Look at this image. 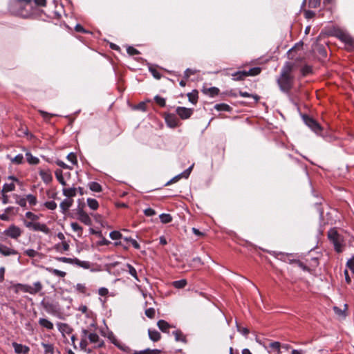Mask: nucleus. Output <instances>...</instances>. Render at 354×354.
Returning <instances> with one entry per match:
<instances>
[{
    "label": "nucleus",
    "instance_id": "obj_58",
    "mask_svg": "<svg viewBox=\"0 0 354 354\" xmlns=\"http://www.w3.org/2000/svg\"><path fill=\"white\" fill-rule=\"evenodd\" d=\"M127 52L130 55H136L140 53L139 51L133 46H128L127 48Z\"/></svg>",
    "mask_w": 354,
    "mask_h": 354
},
{
    "label": "nucleus",
    "instance_id": "obj_40",
    "mask_svg": "<svg viewBox=\"0 0 354 354\" xmlns=\"http://www.w3.org/2000/svg\"><path fill=\"white\" fill-rule=\"evenodd\" d=\"M173 286L177 289H180L184 288L187 285L186 279H180L178 281H174L172 283Z\"/></svg>",
    "mask_w": 354,
    "mask_h": 354
},
{
    "label": "nucleus",
    "instance_id": "obj_47",
    "mask_svg": "<svg viewBox=\"0 0 354 354\" xmlns=\"http://www.w3.org/2000/svg\"><path fill=\"white\" fill-rule=\"evenodd\" d=\"M26 201L29 203L30 205L35 206L37 203V199L35 196L29 194L26 195Z\"/></svg>",
    "mask_w": 354,
    "mask_h": 354
},
{
    "label": "nucleus",
    "instance_id": "obj_1",
    "mask_svg": "<svg viewBox=\"0 0 354 354\" xmlns=\"http://www.w3.org/2000/svg\"><path fill=\"white\" fill-rule=\"evenodd\" d=\"M32 0H10L8 3V12L15 16L30 18L32 15Z\"/></svg>",
    "mask_w": 354,
    "mask_h": 354
},
{
    "label": "nucleus",
    "instance_id": "obj_33",
    "mask_svg": "<svg viewBox=\"0 0 354 354\" xmlns=\"http://www.w3.org/2000/svg\"><path fill=\"white\" fill-rule=\"evenodd\" d=\"M232 75L233 80L239 81L244 79L246 77V73H245V71H236L232 73Z\"/></svg>",
    "mask_w": 354,
    "mask_h": 354
},
{
    "label": "nucleus",
    "instance_id": "obj_37",
    "mask_svg": "<svg viewBox=\"0 0 354 354\" xmlns=\"http://www.w3.org/2000/svg\"><path fill=\"white\" fill-rule=\"evenodd\" d=\"M127 271L129 272V274H131L135 279H136L137 281H139L136 268L133 266H131V264H129V263L127 264Z\"/></svg>",
    "mask_w": 354,
    "mask_h": 354
},
{
    "label": "nucleus",
    "instance_id": "obj_17",
    "mask_svg": "<svg viewBox=\"0 0 354 354\" xmlns=\"http://www.w3.org/2000/svg\"><path fill=\"white\" fill-rule=\"evenodd\" d=\"M73 200L71 198H65L59 205L62 214H65L70 207L73 205Z\"/></svg>",
    "mask_w": 354,
    "mask_h": 354
},
{
    "label": "nucleus",
    "instance_id": "obj_24",
    "mask_svg": "<svg viewBox=\"0 0 354 354\" xmlns=\"http://www.w3.org/2000/svg\"><path fill=\"white\" fill-rule=\"evenodd\" d=\"M14 198L15 199V203L18 204L21 207H26L27 205V201L26 197L24 198L19 194H14L13 195Z\"/></svg>",
    "mask_w": 354,
    "mask_h": 354
},
{
    "label": "nucleus",
    "instance_id": "obj_13",
    "mask_svg": "<svg viewBox=\"0 0 354 354\" xmlns=\"http://www.w3.org/2000/svg\"><path fill=\"white\" fill-rule=\"evenodd\" d=\"M0 254L4 257L19 254L17 250L0 243Z\"/></svg>",
    "mask_w": 354,
    "mask_h": 354
},
{
    "label": "nucleus",
    "instance_id": "obj_3",
    "mask_svg": "<svg viewBox=\"0 0 354 354\" xmlns=\"http://www.w3.org/2000/svg\"><path fill=\"white\" fill-rule=\"evenodd\" d=\"M328 238L333 243L337 252H342L343 238L335 228H331L328 232Z\"/></svg>",
    "mask_w": 354,
    "mask_h": 354
},
{
    "label": "nucleus",
    "instance_id": "obj_42",
    "mask_svg": "<svg viewBox=\"0 0 354 354\" xmlns=\"http://www.w3.org/2000/svg\"><path fill=\"white\" fill-rule=\"evenodd\" d=\"M89 188L91 191L100 192L102 191V186L97 182H91L89 183Z\"/></svg>",
    "mask_w": 354,
    "mask_h": 354
},
{
    "label": "nucleus",
    "instance_id": "obj_27",
    "mask_svg": "<svg viewBox=\"0 0 354 354\" xmlns=\"http://www.w3.org/2000/svg\"><path fill=\"white\" fill-rule=\"evenodd\" d=\"M7 158H9L12 163L17 165H21L24 162V156L21 153L17 154L14 158H12L10 155H7Z\"/></svg>",
    "mask_w": 354,
    "mask_h": 354
},
{
    "label": "nucleus",
    "instance_id": "obj_14",
    "mask_svg": "<svg viewBox=\"0 0 354 354\" xmlns=\"http://www.w3.org/2000/svg\"><path fill=\"white\" fill-rule=\"evenodd\" d=\"M12 346L17 354H28L30 351V348L28 346L15 342L12 343Z\"/></svg>",
    "mask_w": 354,
    "mask_h": 354
},
{
    "label": "nucleus",
    "instance_id": "obj_12",
    "mask_svg": "<svg viewBox=\"0 0 354 354\" xmlns=\"http://www.w3.org/2000/svg\"><path fill=\"white\" fill-rule=\"evenodd\" d=\"M88 340L90 343L93 344L96 348H101L104 344L103 340H101L99 335L95 333H89Z\"/></svg>",
    "mask_w": 354,
    "mask_h": 354
},
{
    "label": "nucleus",
    "instance_id": "obj_52",
    "mask_svg": "<svg viewBox=\"0 0 354 354\" xmlns=\"http://www.w3.org/2000/svg\"><path fill=\"white\" fill-rule=\"evenodd\" d=\"M66 158H67V160L69 162H71L73 165L77 164V156H76L75 153L71 152L68 154Z\"/></svg>",
    "mask_w": 354,
    "mask_h": 354
},
{
    "label": "nucleus",
    "instance_id": "obj_56",
    "mask_svg": "<svg viewBox=\"0 0 354 354\" xmlns=\"http://www.w3.org/2000/svg\"><path fill=\"white\" fill-rule=\"evenodd\" d=\"M321 0H308V6L312 8H316L320 6Z\"/></svg>",
    "mask_w": 354,
    "mask_h": 354
},
{
    "label": "nucleus",
    "instance_id": "obj_26",
    "mask_svg": "<svg viewBox=\"0 0 354 354\" xmlns=\"http://www.w3.org/2000/svg\"><path fill=\"white\" fill-rule=\"evenodd\" d=\"M75 266L82 268L84 269H89L91 266V263L88 261H81L77 258H75Z\"/></svg>",
    "mask_w": 354,
    "mask_h": 354
},
{
    "label": "nucleus",
    "instance_id": "obj_38",
    "mask_svg": "<svg viewBox=\"0 0 354 354\" xmlns=\"http://www.w3.org/2000/svg\"><path fill=\"white\" fill-rule=\"evenodd\" d=\"M239 93L240 96L243 97H252L254 100V102H257L260 98L257 95L250 94L246 91H240Z\"/></svg>",
    "mask_w": 354,
    "mask_h": 354
},
{
    "label": "nucleus",
    "instance_id": "obj_16",
    "mask_svg": "<svg viewBox=\"0 0 354 354\" xmlns=\"http://www.w3.org/2000/svg\"><path fill=\"white\" fill-rule=\"evenodd\" d=\"M123 239L124 242V244H123V248L124 249H128L131 245H132L136 249L140 248V244L137 242V241L132 239L131 237H124Z\"/></svg>",
    "mask_w": 354,
    "mask_h": 354
},
{
    "label": "nucleus",
    "instance_id": "obj_7",
    "mask_svg": "<svg viewBox=\"0 0 354 354\" xmlns=\"http://www.w3.org/2000/svg\"><path fill=\"white\" fill-rule=\"evenodd\" d=\"M302 118L304 123L315 133H317L322 130L319 124L313 118L307 115H304Z\"/></svg>",
    "mask_w": 354,
    "mask_h": 354
},
{
    "label": "nucleus",
    "instance_id": "obj_51",
    "mask_svg": "<svg viewBox=\"0 0 354 354\" xmlns=\"http://www.w3.org/2000/svg\"><path fill=\"white\" fill-rule=\"evenodd\" d=\"M24 254L27 255L28 257L34 258L36 256H37L38 252L34 249L29 248L24 251Z\"/></svg>",
    "mask_w": 354,
    "mask_h": 354
},
{
    "label": "nucleus",
    "instance_id": "obj_55",
    "mask_svg": "<svg viewBox=\"0 0 354 354\" xmlns=\"http://www.w3.org/2000/svg\"><path fill=\"white\" fill-rule=\"evenodd\" d=\"M172 334L175 336L176 341H177V342H178V341L184 342L185 341V338L181 337L183 336L181 331L178 330H174L172 332Z\"/></svg>",
    "mask_w": 354,
    "mask_h": 354
},
{
    "label": "nucleus",
    "instance_id": "obj_5",
    "mask_svg": "<svg viewBox=\"0 0 354 354\" xmlns=\"http://www.w3.org/2000/svg\"><path fill=\"white\" fill-rule=\"evenodd\" d=\"M3 234L8 237H10L13 239H17L19 236H21L22 234V230L21 228L14 224L9 225L8 228L4 230Z\"/></svg>",
    "mask_w": 354,
    "mask_h": 354
},
{
    "label": "nucleus",
    "instance_id": "obj_44",
    "mask_svg": "<svg viewBox=\"0 0 354 354\" xmlns=\"http://www.w3.org/2000/svg\"><path fill=\"white\" fill-rule=\"evenodd\" d=\"M159 218L162 223H168L172 220V217L169 214L162 213L159 215Z\"/></svg>",
    "mask_w": 354,
    "mask_h": 354
},
{
    "label": "nucleus",
    "instance_id": "obj_30",
    "mask_svg": "<svg viewBox=\"0 0 354 354\" xmlns=\"http://www.w3.org/2000/svg\"><path fill=\"white\" fill-rule=\"evenodd\" d=\"M87 205L92 210H96L99 207V203L95 198H88L86 200Z\"/></svg>",
    "mask_w": 354,
    "mask_h": 354
},
{
    "label": "nucleus",
    "instance_id": "obj_53",
    "mask_svg": "<svg viewBox=\"0 0 354 354\" xmlns=\"http://www.w3.org/2000/svg\"><path fill=\"white\" fill-rule=\"evenodd\" d=\"M75 288V290L80 293H82V294L86 293V288L85 285L83 283H77Z\"/></svg>",
    "mask_w": 354,
    "mask_h": 354
},
{
    "label": "nucleus",
    "instance_id": "obj_25",
    "mask_svg": "<svg viewBox=\"0 0 354 354\" xmlns=\"http://www.w3.org/2000/svg\"><path fill=\"white\" fill-rule=\"evenodd\" d=\"M62 192H63V194L67 198H71L72 197L75 196L77 189L75 187L64 188Z\"/></svg>",
    "mask_w": 354,
    "mask_h": 354
},
{
    "label": "nucleus",
    "instance_id": "obj_22",
    "mask_svg": "<svg viewBox=\"0 0 354 354\" xmlns=\"http://www.w3.org/2000/svg\"><path fill=\"white\" fill-rule=\"evenodd\" d=\"M156 325L158 326L159 329L163 333H169V329L173 327L171 325L169 324L166 321L162 319L159 320L156 323Z\"/></svg>",
    "mask_w": 354,
    "mask_h": 354
},
{
    "label": "nucleus",
    "instance_id": "obj_29",
    "mask_svg": "<svg viewBox=\"0 0 354 354\" xmlns=\"http://www.w3.org/2000/svg\"><path fill=\"white\" fill-rule=\"evenodd\" d=\"M46 270L52 274L60 277H65L66 275L65 272L53 268H46Z\"/></svg>",
    "mask_w": 354,
    "mask_h": 354
},
{
    "label": "nucleus",
    "instance_id": "obj_4",
    "mask_svg": "<svg viewBox=\"0 0 354 354\" xmlns=\"http://www.w3.org/2000/svg\"><path fill=\"white\" fill-rule=\"evenodd\" d=\"M295 77L281 76L277 79V84L281 92L288 93L293 86Z\"/></svg>",
    "mask_w": 354,
    "mask_h": 354
},
{
    "label": "nucleus",
    "instance_id": "obj_20",
    "mask_svg": "<svg viewBox=\"0 0 354 354\" xmlns=\"http://www.w3.org/2000/svg\"><path fill=\"white\" fill-rule=\"evenodd\" d=\"M167 124L171 128H174L178 125V119L176 115L168 114L165 117Z\"/></svg>",
    "mask_w": 354,
    "mask_h": 354
},
{
    "label": "nucleus",
    "instance_id": "obj_39",
    "mask_svg": "<svg viewBox=\"0 0 354 354\" xmlns=\"http://www.w3.org/2000/svg\"><path fill=\"white\" fill-rule=\"evenodd\" d=\"M15 189V185L13 183H5L3 186V189L1 190V193H6L14 191Z\"/></svg>",
    "mask_w": 354,
    "mask_h": 354
},
{
    "label": "nucleus",
    "instance_id": "obj_34",
    "mask_svg": "<svg viewBox=\"0 0 354 354\" xmlns=\"http://www.w3.org/2000/svg\"><path fill=\"white\" fill-rule=\"evenodd\" d=\"M188 100L189 101L195 104L197 102L198 100V91L196 90H194L192 93H189L187 94Z\"/></svg>",
    "mask_w": 354,
    "mask_h": 354
},
{
    "label": "nucleus",
    "instance_id": "obj_2",
    "mask_svg": "<svg viewBox=\"0 0 354 354\" xmlns=\"http://www.w3.org/2000/svg\"><path fill=\"white\" fill-rule=\"evenodd\" d=\"M40 305L44 308L45 311L51 315L57 316L61 311L60 305L58 301L49 297H44Z\"/></svg>",
    "mask_w": 354,
    "mask_h": 354
},
{
    "label": "nucleus",
    "instance_id": "obj_60",
    "mask_svg": "<svg viewBox=\"0 0 354 354\" xmlns=\"http://www.w3.org/2000/svg\"><path fill=\"white\" fill-rule=\"evenodd\" d=\"M237 330L241 333L243 335L246 336L249 333V330L247 328H241L240 326H239L238 323L236 322Z\"/></svg>",
    "mask_w": 354,
    "mask_h": 354
},
{
    "label": "nucleus",
    "instance_id": "obj_63",
    "mask_svg": "<svg viewBox=\"0 0 354 354\" xmlns=\"http://www.w3.org/2000/svg\"><path fill=\"white\" fill-rule=\"evenodd\" d=\"M145 315L149 318H153L155 315V310L153 308H149L145 310Z\"/></svg>",
    "mask_w": 354,
    "mask_h": 354
},
{
    "label": "nucleus",
    "instance_id": "obj_64",
    "mask_svg": "<svg viewBox=\"0 0 354 354\" xmlns=\"http://www.w3.org/2000/svg\"><path fill=\"white\" fill-rule=\"evenodd\" d=\"M209 93L211 97H214L218 94L219 89L216 87H210L208 88Z\"/></svg>",
    "mask_w": 354,
    "mask_h": 354
},
{
    "label": "nucleus",
    "instance_id": "obj_31",
    "mask_svg": "<svg viewBox=\"0 0 354 354\" xmlns=\"http://www.w3.org/2000/svg\"><path fill=\"white\" fill-rule=\"evenodd\" d=\"M214 109L218 111H230L231 107L225 103L216 104L214 105Z\"/></svg>",
    "mask_w": 354,
    "mask_h": 354
},
{
    "label": "nucleus",
    "instance_id": "obj_45",
    "mask_svg": "<svg viewBox=\"0 0 354 354\" xmlns=\"http://www.w3.org/2000/svg\"><path fill=\"white\" fill-rule=\"evenodd\" d=\"M55 176L59 183L62 185H66V181L64 178L62 171L57 169L55 171Z\"/></svg>",
    "mask_w": 354,
    "mask_h": 354
},
{
    "label": "nucleus",
    "instance_id": "obj_61",
    "mask_svg": "<svg viewBox=\"0 0 354 354\" xmlns=\"http://www.w3.org/2000/svg\"><path fill=\"white\" fill-rule=\"evenodd\" d=\"M25 216L26 218L32 221H37V219H39V216L31 212H27Z\"/></svg>",
    "mask_w": 354,
    "mask_h": 354
},
{
    "label": "nucleus",
    "instance_id": "obj_9",
    "mask_svg": "<svg viewBox=\"0 0 354 354\" xmlns=\"http://www.w3.org/2000/svg\"><path fill=\"white\" fill-rule=\"evenodd\" d=\"M193 109L186 108L183 106H178L176 109V113L182 120H186L189 118L191 115L193 114Z\"/></svg>",
    "mask_w": 354,
    "mask_h": 354
},
{
    "label": "nucleus",
    "instance_id": "obj_35",
    "mask_svg": "<svg viewBox=\"0 0 354 354\" xmlns=\"http://www.w3.org/2000/svg\"><path fill=\"white\" fill-rule=\"evenodd\" d=\"M44 348V354H54V346L51 344L41 343Z\"/></svg>",
    "mask_w": 354,
    "mask_h": 354
},
{
    "label": "nucleus",
    "instance_id": "obj_19",
    "mask_svg": "<svg viewBox=\"0 0 354 354\" xmlns=\"http://www.w3.org/2000/svg\"><path fill=\"white\" fill-rule=\"evenodd\" d=\"M32 230L35 232H41L46 234L50 232L48 226L45 223H41L39 222H35Z\"/></svg>",
    "mask_w": 354,
    "mask_h": 354
},
{
    "label": "nucleus",
    "instance_id": "obj_46",
    "mask_svg": "<svg viewBox=\"0 0 354 354\" xmlns=\"http://www.w3.org/2000/svg\"><path fill=\"white\" fill-rule=\"evenodd\" d=\"M109 237L112 240H119V239H123V236L122 234L119 231H112L109 233Z\"/></svg>",
    "mask_w": 354,
    "mask_h": 354
},
{
    "label": "nucleus",
    "instance_id": "obj_36",
    "mask_svg": "<svg viewBox=\"0 0 354 354\" xmlns=\"http://www.w3.org/2000/svg\"><path fill=\"white\" fill-rule=\"evenodd\" d=\"M43 288V286L40 281H36L33 283V286H32V295H36L39 292H40Z\"/></svg>",
    "mask_w": 354,
    "mask_h": 354
},
{
    "label": "nucleus",
    "instance_id": "obj_41",
    "mask_svg": "<svg viewBox=\"0 0 354 354\" xmlns=\"http://www.w3.org/2000/svg\"><path fill=\"white\" fill-rule=\"evenodd\" d=\"M286 94L287 95L290 102L292 103L297 109H299V108L297 96H294L290 93V91Z\"/></svg>",
    "mask_w": 354,
    "mask_h": 354
},
{
    "label": "nucleus",
    "instance_id": "obj_6",
    "mask_svg": "<svg viewBox=\"0 0 354 354\" xmlns=\"http://www.w3.org/2000/svg\"><path fill=\"white\" fill-rule=\"evenodd\" d=\"M335 36L341 41L348 45L354 44V39L345 30L342 29H337L335 33Z\"/></svg>",
    "mask_w": 354,
    "mask_h": 354
},
{
    "label": "nucleus",
    "instance_id": "obj_50",
    "mask_svg": "<svg viewBox=\"0 0 354 354\" xmlns=\"http://www.w3.org/2000/svg\"><path fill=\"white\" fill-rule=\"evenodd\" d=\"M312 71V67L309 65H304L301 69V72L303 76H306L311 73Z\"/></svg>",
    "mask_w": 354,
    "mask_h": 354
},
{
    "label": "nucleus",
    "instance_id": "obj_49",
    "mask_svg": "<svg viewBox=\"0 0 354 354\" xmlns=\"http://www.w3.org/2000/svg\"><path fill=\"white\" fill-rule=\"evenodd\" d=\"M71 227L72 228V230L74 231V232H78V233H82V231H83V228L82 226H80L76 222H72L71 223Z\"/></svg>",
    "mask_w": 354,
    "mask_h": 354
},
{
    "label": "nucleus",
    "instance_id": "obj_18",
    "mask_svg": "<svg viewBox=\"0 0 354 354\" xmlns=\"http://www.w3.org/2000/svg\"><path fill=\"white\" fill-rule=\"evenodd\" d=\"M77 218L86 225L90 226L92 225V220L86 212L80 211V214H78Z\"/></svg>",
    "mask_w": 354,
    "mask_h": 354
},
{
    "label": "nucleus",
    "instance_id": "obj_15",
    "mask_svg": "<svg viewBox=\"0 0 354 354\" xmlns=\"http://www.w3.org/2000/svg\"><path fill=\"white\" fill-rule=\"evenodd\" d=\"M58 330L64 335L65 334H71L73 332V328L66 323L58 322L57 323Z\"/></svg>",
    "mask_w": 354,
    "mask_h": 354
},
{
    "label": "nucleus",
    "instance_id": "obj_54",
    "mask_svg": "<svg viewBox=\"0 0 354 354\" xmlns=\"http://www.w3.org/2000/svg\"><path fill=\"white\" fill-rule=\"evenodd\" d=\"M133 354H155V349L146 348L142 351H135Z\"/></svg>",
    "mask_w": 354,
    "mask_h": 354
},
{
    "label": "nucleus",
    "instance_id": "obj_57",
    "mask_svg": "<svg viewBox=\"0 0 354 354\" xmlns=\"http://www.w3.org/2000/svg\"><path fill=\"white\" fill-rule=\"evenodd\" d=\"M269 347L274 350L277 351L278 353H280L281 344L279 342H273L270 343Z\"/></svg>",
    "mask_w": 354,
    "mask_h": 354
},
{
    "label": "nucleus",
    "instance_id": "obj_48",
    "mask_svg": "<svg viewBox=\"0 0 354 354\" xmlns=\"http://www.w3.org/2000/svg\"><path fill=\"white\" fill-rule=\"evenodd\" d=\"M44 206L50 210H55L57 208V203L54 201H46Z\"/></svg>",
    "mask_w": 354,
    "mask_h": 354
},
{
    "label": "nucleus",
    "instance_id": "obj_10",
    "mask_svg": "<svg viewBox=\"0 0 354 354\" xmlns=\"http://www.w3.org/2000/svg\"><path fill=\"white\" fill-rule=\"evenodd\" d=\"M295 66V63L286 62L282 66L280 72L281 76L294 77L292 71Z\"/></svg>",
    "mask_w": 354,
    "mask_h": 354
},
{
    "label": "nucleus",
    "instance_id": "obj_32",
    "mask_svg": "<svg viewBox=\"0 0 354 354\" xmlns=\"http://www.w3.org/2000/svg\"><path fill=\"white\" fill-rule=\"evenodd\" d=\"M55 260L59 262L69 263L71 265H75V258H69L65 257H55Z\"/></svg>",
    "mask_w": 354,
    "mask_h": 354
},
{
    "label": "nucleus",
    "instance_id": "obj_23",
    "mask_svg": "<svg viewBox=\"0 0 354 354\" xmlns=\"http://www.w3.org/2000/svg\"><path fill=\"white\" fill-rule=\"evenodd\" d=\"M25 156L26 157L27 162L30 165H36L39 163V159L37 157L32 156L30 151L26 152Z\"/></svg>",
    "mask_w": 354,
    "mask_h": 354
},
{
    "label": "nucleus",
    "instance_id": "obj_21",
    "mask_svg": "<svg viewBox=\"0 0 354 354\" xmlns=\"http://www.w3.org/2000/svg\"><path fill=\"white\" fill-rule=\"evenodd\" d=\"M38 323L41 327L48 330H51L54 328L53 322L46 318H40L38 321Z\"/></svg>",
    "mask_w": 354,
    "mask_h": 354
},
{
    "label": "nucleus",
    "instance_id": "obj_28",
    "mask_svg": "<svg viewBox=\"0 0 354 354\" xmlns=\"http://www.w3.org/2000/svg\"><path fill=\"white\" fill-rule=\"evenodd\" d=\"M17 289L24 292H27L32 295V286L28 284L17 283L16 285Z\"/></svg>",
    "mask_w": 354,
    "mask_h": 354
},
{
    "label": "nucleus",
    "instance_id": "obj_59",
    "mask_svg": "<svg viewBox=\"0 0 354 354\" xmlns=\"http://www.w3.org/2000/svg\"><path fill=\"white\" fill-rule=\"evenodd\" d=\"M39 113H40V115L42 116V118L44 119V120H48L50 119L51 117L53 116H55V114H52V113H49L46 111H42V110H39Z\"/></svg>",
    "mask_w": 354,
    "mask_h": 354
},
{
    "label": "nucleus",
    "instance_id": "obj_62",
    "mask_svg": "<svg viewBox=\"0 0 354 354\" xmlns=\"http://www.w3.org/2000/svg\"><path fill=\"white\" fill-rule=\"evenodd\" d=\"M346 266L354 274V256L348 260Z\"/></svg>",
    "mask_w": 354,
    "mask_h": 354
},
{
    "label": "nucleus",
    "instance_id": "obj_11",
    "mask_svg": "<svg viewBox=\"0 0 354 354\" xmlns=\"http://www.w3.org/2000/svg\"><path fill=\"white\" fill-rule=\"evenodd\" d=\"M39 174L46 184H49L53 180V176L51 171L48 168H39Z\"/></svg>",
    "mask_w": 354,
    "mask_h": 354
},
{
    "label": "nucleus",
    "instance_id": "obj_8",
    "mask_svg": "<svg viewBox=\"0 0 354 354\" xmlns=\"http://www.w3.org/2000/svg\"><path fill=\"white\" fill-rule=\"evenodd\" d=\"M130 107L133 111L145 112L149 111L151 107H153V102L150 100H147L140 102L138 104H131Z\"/></svg>",
    "mask_w": 354,
    "mask_h": 354
},
{
    "label": "nucleus",
    "instance_id": "obj_43",
    "mask_svg": "<svg viewBox=\"0 0 354 354\" xmlns=\"http://www.w3.org/2000/svg\"><path fill=\"white\" fill-rule=\"evenodd\" d=\"M261 72V68L259 67H254L252 68H250L248 71H245V73H246L247 76H255L258 74H259Z\"/></svg>",
    "mask_w": 354,
    "mask_h": 354
}]
</instances>
